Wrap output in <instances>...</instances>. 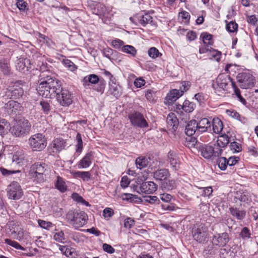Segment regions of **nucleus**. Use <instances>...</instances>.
<instances>
[{
  "label": "nucleus",
  "instance_id": "34",
  "mask_svg": "<svg viewBox=\"0 0 258 258\" xmlns=\"http://www.w3.org/2000/svg\"><path fill=\"white\" fill-rule=\"evenodd\" d=\"M0 68L4 74L6 75L11 74L10 62L7 59L3 58L0 60Z\"/></svg>",
  "mask_w": 258,
  "mask_h": 258
},
{
  "label": "nucleus",
  "instance_id": "55",
  "mask_svg": "<svg viewBox=\"0 0 258 258\" xmlns=\"http://www.w3.org/2000/svg\"><path fill=\"white\" fill-rule=\"evenodd\" d=\"M156 91L153 90L148 89L146 93V97L148 100L150 102H155L156 101Z\"/></svg>",
  "mask_w": 258,
  "mask_h": 258
},
{
  "label": "nucleus",
  "instance_id": "17",
  "mask_svg": "<svg viewBox=\"0 0 258 258\" xmlns=\"http://www.w3.org/2000/svg\"><path fill=\"white\" fill-rule=\"evenodd\" d=\"M195 107L196 105L194 103L185 100L182 105L176 104L175 110L178 113H182L183 110L186 113H190L194 110Z\"/></svg>",
  "mask_w": 258,
  "mask_h": 258
},
{
  "label": "nucleus",
  "instance_id": "57",
  "mask_svg": "<svg viewBox=\"0 0 258 258\" xmlns=\"http://www.w3.org/2000/svg\"><path fill=\"white\" fill-rule=\"evenodd\" d=\"M40 104L44 113L47 114L51 109L49 103L46 101L42 100L40 101Z\"/></svg>",
  "mask_w": 258,
  "mask_h": 258
},
{
  "label": "nucleus",
  "instance_id": "61",
  "mask_svg": "<svg viewBox=\"0 0 258 258\" xmlns=\"http://www.w3.org/2000/svg\"><path fill=\"white\" fill-rule=\"evenodd\" d=\"M199 188L203 190V193L201 195L203 197H210L212 195L213 189L212 186L199 187Z\"/></svg>",
  "mask_w": 258,
  "mask_h": 258
},
{
  "label": "nucleus",
  "instance_id": "4",
  "mask_svg": "<svg viewBox=\"0 0 258 258\" xmlns=\"http://www.w3.org/2000/svg\"><path fill=\"white\" fill-rule=\"evenodd\" d=\"M35 63L37 67L36 69H39L41 72L38 81L37 87L40 86L41 83H43L42 81H46L45 79L46 78H55L54 75L48 69L47 63L45 61L44 56L37 55V58L35 59Z\"/></svg>",
  "mask_w": 258,
  "mask_h": 258
},
{
  "label": "nucleus",
  "instance_id": "2",
  "mask_svg": "<svg viewBox=\"0 0 258 258\" xmlns=\"http://www.w3.org/2000/svg\"><path fill=\"white\" fill-rule=\"evenodd\" d=\"M88 219L87 214L80 210H71L66 214L67 222L76 229L85 225Z\"/></svg>",
  "mask_w": 258,
  "mask_h": 258
},
{
  "label": "nucleus",
  "instance_id": "27",
  "mask_svg": "<svg viewBox=\"0 0 258 258\" xmlns=\"http://www.w3.org/2000/svg\"><path fill=\"white\" fill-rule=\"evenodd\" d=\"M230 138L228 137V136L224 134L223 135H221L217 140V142L216 143L214 144L215 147H216V148H217L219 150H221V154L223 153V148H224L227 146L229 143L231 142Z\"/></svg>",
  "mask_w": 258,
  "mask_h": 258
},
{
  "label": "nucleus",
  "instance_id": "59",
  "mask_svg": "<svg viewBox=\"0 0 258 258\" xmlns=\"http://www.w3.org/2000/svg\"><path fill=\"white\" fill-rule=\"evenodd\" d=\"M125 200L130 202H141L142 200L140 198L138 197L136 195L131 194H125Z\"/></svg>",
  "mask_w": 258,
  "mask_h": 258
},
{
  "label": "nucleus",
  "instance_id": "24",
  "mask_svg": "<svg viewBox=\"0 0 258 258\" xmlns=\"http://www.w3.org/2000/svg\"><path fill=\"white\" fill-rule=\"evenodd\" d=\"M198 124L197 121L192 119L189 121L186 124L185 128V133L188 136H191L194 134L199 135L198 133Z\"/></svg>",
  "mask_w": 258,
  "mask_h": 258
},
{
  "label": "nucleus",
  "instance_id": "37",
  "mask_svg": "<svg viewBox=\"0 0 258 258\" xmlns=\"http://www.w3.org/2000/svg\"><path fill=\"white\" fill-rule=\"evenodd\" d=\"M55 186L56 189L62 193L66 192L68 189V187L64 179L59 176H57V180L55 183Z\"/></svg>",
  "mask_w": 258,
  "mask_h": 258
},
{
  "label": "nucleus",
  "instance_id": "25",
  "mask_svg": "<svg viewBox=\"0 0 258 258\" xmlns=\"http://www.w3.org/2000/svg\"><path fill=\"white\" fill-rule=\"evenodd\" d=\"M6 108L10 114H16L17 111L21 110L22 106L18 101L11 100L6 104Z\"/></svg>",
  "mask_w": 258,
  "mask_h": 258
},
{
  "label": "nucleus",
  "instance_id": "15",
  "mask_svg": "<svg viewBox=\"0 0 258 258\" xmlns=\"http://www.w3.org/2000/svg\"><path fill=\"white\" fill-rule=\"evenodd\" d=\"M230 238L227 232L218 234L213 236V244L219 247H224L229 241Z\"/></svg>",
  "mask_w": 258,
  "mask_h": 258
},
{
  "label": "nucleus",
  "instance_id": "18",
  "mask_svg": "<svg viewBox=\"0 0 258 258\" xmlns=\"http://www.w3.org/2000/svg\"><path fill=\"white\" fill-rule=\"evenodd\" d=\"M167 127L169 131L174 133L177 129L179 121L175 114L173 113H170L167 118Z\"/></svg>",
  "mask_w": 258,
  "mask_h": 258
},
{
  "label": "nucleus",
  "instance_id": "58",
  "mask_svg": "<svg viewBox=\"0 0 258 258\" xmlns=\"http://www.w3.org/2000/svg\"><path fill=\"white\" fill-rule=\"evenodd\" d=\"M59 249L63 254L68 257L72 255L73 252L71 251V248L68 246L60 245L59 247Z\"/></svg>",
  "mask_w": 258,
  "mask_h": 258
},
{
  "label": "nucleus",
  "instance_id": "36",
  "mask_svg": "<svg viewBox=\"0 0 258 258\" xmlns=\"http://www.w3.org/2000/svg\"><path fill=\"white\" fill-rule=\"evenodd\" d=\"M25 159V156L22 151L15 152L12 157V162L19 166H21Z\"/></svg>",
  "mask_w": 258,
  "mask_h": 258
},
{
  "label": "nucleus",
  "instance_id": "53",
  "mask_svg": "<svg viewBox=\"0 0 258 258\" xmlns=\"http://www.w3.org/2000/svg\"><path fill=\"white\" fill-rule=\"evenodd\" d=\"M226 29L230 33L237 32L238 24L235 22L230 21L226 24Z\"/></svg>",
  "mask_w": 258,
  "mask_h": 258
},
{
  "label": "nucleus",
  "instance_id": "60",
  "mask_svg": "<svg viewBox=\"0 0 258 258\" xmlns=\"http://www.w3.org/2000/svg\"><path fill=\"white\" fill-rule=\"evenodd\" d=\"M162 209L165 211H173L175 210L176 206L173 203H166V204H161Z\"/></svg>",
  "mask_w": 258,
  "mask_h": 258
},
{
  "label": "nucleus",
  "instance_id": "54",
  "mask_svg": "<svg viewBox=\"0 0 258 258\" xmlns=\"http://www.w3.org/2000/svg\"><path fill=\"white\" fill-rule=\"evenodd\" d=\"M215 244L208 245L205 249V251H207L206 254H209L211 256L215 255L218 251V248L214 246Z\"/></svg>",
  "mask_w": 258,
  "mask_h": 258
},
{
  "label": "nucleus",
  "instance_id": "7",
  "mask_svg": "<svg viewBox=\"0 0 258 258\" xmlns=\"http://www.w3.org/2000/svg\"><path fill=\"white\" fill-rule=\"evenodd\" d=\"M31 125L27 119H20L13 126L12 133L17 137H24L28 134L31 130Z\"/></svg>",
  "mask_w": 258,
  "mask_h": 258
},
{
  "label": "nucleus",
  "instance_id": "16",
  "mask_svg": "<svg viewBox=\"0 0 258 258\" xmlns=\"http://www.w3.org/2000/svg\"><path fill=\"white\" fill-rule=\"evenodd\" d=\"M16 67L19 72L27 74L31 69V61L27 58H20L18 60Z\"/></svg>",
  "mask_w": 258,
  "mask_h": 258
},
{
  "label": "nucleus",
  "instance_id": "23",
  "mask_svg": "<svg viewBox=\"0 0 258 258\" xmlns=\"http://www.w3.org/2000/svg\"><path fill=\"white\" fill-rule=\"evenodd\" d=\"M170 175L169 171L166 168L157 169L153 172V177L156 180L164 181Z\"/></svg>",
  "mask_w": 258,
  "mask_h": 258
},
{
  "label": "nucleus",
  "instance_id": "32",
  "mask_svg": "<svg viewBox=\"0 0 258 258\" xmlns=\"http://www.w3.org/2000/svg\"><path fill=\"white\" fill-rule=\"evenodd\" d=\"M72 174L74 178H79L82 179L84 181H88L91 179V173L89 171H74Z\"/></svg>",
  "mask_w": 258,
  "mask_h": 258
},
{
  "label": "nucleus",
  "instance_id": "40",
  "mask_svg": "<svg viewBox=\"0 0 258 258\" xmlns=\"http://www.w3.org/2000/svg\"><path fill=\"white\" fill-rule=\"evenodd\" d=\"M106 87V82L103 78H100L99 79V82H97L96 85H94L93 86L92 89L93 90L100 93L101 94H102L104 92Z\"/></svg>",
  "mask_w": 258,
  "mask_h": 258
},
{
  "label": "nucleus",
  "instance_id": "50",
  "mask_svg": "<svg viewBox=\"0 0 258 258\" xmlns=\"http://www.w3.org/2000/svg\"><path fill=\"white\" fill-rule=\"evenodd\" d=\"M239 235L242 239L247 240L251 237L250 230L248 228L244 227L241 229Z\"/></svg>",
  "mask_w": 258,
  "mask_h": 258
},
{
  "label": "nucleus",
  "instance_id": "44",
  "mask_svg": "<svg viewBox=\"0 0 258 258\" xmlns=\"http://www.w3.org/2000/svg\"><path fill=\"white\" fill-rule=\"evenodd\" d=\"M232 86L234 89V93L242 104L245 105L247 103L246 100L241 95L240 91L237 87L234 82H232Z\"/></svg>",
  "mask_w": 258,
  "mask_h": 258
},
{
  "label": "nucleus",
  "instance_id": "42",
  "mask_svg": "<svg viewBox=\"0 0 258 258\" xmlns=\"http://www.w3.org/2000/svg\"><path fill=\"white\" fill-rule=\"evenodd\" d=\"M217 158L216 162L218 167L222 171L225 170L228 166L227 158L224 157H220V156Z\"/></svg>",
  "mask_w": 258,
  "mask_h": 258
},
{
  "label": "nucleus",
  "instance_id": "22",
  "mask_svg": "<svg viewBox=\"0 0 258 258\" xmlns=\"http://www.w3.org/2000/svg\"><path fill=\"white\" fill-rule=\"evenodd\" d=\"M98 76L95 74H90L85 76L82 80V83L84 87L86 89L90 88L91 85H96L97 82H99Z\"/></svg>",
  "mask_w": 258,
  "mask_h": 258
},
{
  "label": "nucleus",
  "instance_id": "3",
  "mask_svg": "<svg viewBox=\"0 0 258 258\" xmlns=\"http://www.w3.org/2000/svg\"><path fill=\"white\" fill-rule=\"evenodd\" d=\"M194 147L200 152L201 155L206 159H211L213 157H219L221 155V150L216 148L213 146L209 144H204L196 141Z\"/></svg>",
  "mask_w": 258,
  "mask_h": 258
},
{
  "label": "nucleus",
  "instance_id": "56",
  "mask_svg": "<svg viewBox=\"0 0 258 258\" xmlns=\"http://www.w3.org/2000/svg\"><path fill=\"white\" fill-rule=\"evenodd\" d=\"M148 55L152 58H156L159 56V55H162V54L159 52V50L156 47H153L150 48L148 51Z\"/></svg>",
  "mask_w": 258,
  "mask_h": 258
},
{
  "label": "nucleus",
  "instance_id": "64",
  "mask_svg": "<svg viewBox=\"0 0 258 258\" xmlns=\"http://www.w3.org/2000/svg\"><path fill=\"white\" fill-rule=\"evenodd\" d=\"M173 197L167 193H163L160 195V199L164 202L168 203L172 200Z\"/></svg>",
  "mask_w": 258,
  "mask_h": 258
},
{
  "label": "nucleus",
  "instance_id": "35",
  "mask_svg": "<svg viewBox=\"0 0 258 258\" xmlns=\"http://www.w3.org/2000/svg\"><path fill=\"white\" fill-rule=\"evenodd\" d=\"M244 81L243 84H239V86L241 88L247 89L251 88L254 86L255 80L252 75L248 74L247 78Z\"/></svg>",
  "mask_w": 258,
  "mask_h": 258
},
{
  "label": "nucleus",
  "instance_id": "20",
  "mask_svg": "<svg viewBox=\"0 0 258 258\" xmlns=\"http://www.w3.org/2000/svg\"><path fill=\"white\" fill-rule=\"evenodd\" d=\"M167 157L172 170L174 171L178 170L180 167V161L176 152L170 150L168 153Z\"/></svg>",
  "mask_w": 258,
  "mask_h": 258
},
{
  "label": "nucleus",
  "instance_id": "48",
  "mask_svg": "<svg viewBox=\"0 0 258 258\" xmlns=\"http://www.w3.org/2000/svg\"><path fill=\"white\" fill-rule=\"evenodd\" d=\"M229 147L233 153H239L242 151L241 145L235 141L230 142Z\"/></svg>",
  "mask_w": 258,
  "mask_h": 258
},
{
  "label": "nucleus",
  "instance_id": "5",
  "mask_svg": "<svg viewBox=\"0 0 258 258\" xmlns=\"http://www.w3.org/2000/svg\"><path fill=\"white\" fill-rule=\"evenodd\" d=\"M191 233L194 239L200 243H204L208 241V228L203 223L195 225L192 227Z\"/></svg>",
  "mask_w": 258,
  "mask_h": 258
},
{
  "label": "nucleus",
  "instance_id": "51",
  "mask_svg": "<svg viewBox=\"0 0 258 258\" xmlns=\"http://www.w3.org/2000/svg\"><path fill=\"white\" fill-rule=\"evenodd\" d=\"M122 50L123 52L131 54L132 56H135L137 50L136 48L131 45H125L122 47Z\"/></svg>",
  "mask_w": 258,
  "mask_h": 258
},
{
  "label": "nucleus",
  "instance_id": "45",
  "mask_svg": "<svg viewBox=\"0 0 258 258\" xmlns=\"http://www.w3.org/2000/svg\"><path fill=\"white\" fill-rule=\"evenodd\" d=\"M77 144L76 145V152L80 153L83 150V141L82 139L81 134L78 133L76 137Z\"/></svg>",
  "mask_w": 258,
  "mask_h": 258
},
{
  "label": "nucleus",
  "instance_id": "41",
  "mask_svg": "<svg viewBox=\"0 0 258 258\" xmlns=\"http://www.w3.org/2000/svg\"><path fill=\"white\" fill-rule=\"evenodd\" d=\"M10 124L5 119H0V135L3 136L8 133L10 130Z\"/></svg>",
  "mask_w": 258,
  "mask_h": 258
},
{
  "label": "nucleus",
  "instance_id": "43",
  "mask_svg": "<svg viewBox=\"0 0 258 258\" xmlns=\"http://www.w3.org/2000/svg\"><path fill=\"white\" fill-rule=\"evenodd\" d=\"M136 164L138 168L141 169L148 165V161L146 157L141 156L136 159Z\"/></svg>",
  "mask_w": 258,
  "mask_h": 258
},
{
  "label": "nucleus",
  "instance_id": "52",
  "mask_svg": "<svg viewBox=\"0 0 258 258\" xmlns=\"http://www.w3.org/2000/svg\"><path fill=\"white\" fill-rule=\"evenodd\" d=\"M236 195V198L240 202L247 203L249 201V198L246 192L239 191Z\"/></svg>",
  "mask_w": 258,
  "mask_h": 258
},
{
  "label": "nucleus",
  "instance_id": "14",
  "mask_svg": "<svg viewBox=\"0 0 258 258\" xmlns=\"http://www.w3.org/2000/svg\"><path fill=\"white\" fill-rule=\"evenodd\" d=\"M66 141L61 138H56L52 142L48 150L50 155H54L64 149L66 146Z\"/></svg>",
  "mask_w": 258,
  "mask_h": 258
},
{
  "label": "nucleus",
  "instance_id": "46",
  "mask_svg": "<svg viewBox=\"0 0 258 258\" xmlns=\"http://www.w3.org/2000/svg\"><path fill=\"white\" fill-rule=\"evenodd\" d=\"M180 84L181 86L178 91L182 96L185 92L189 90L191 86V83L189 81H182Z\"/></svg>",
  "mask_w": 258,
  "mask_h": 258
},
{
  "label": "nucleus",
  "instance_id": "33",
  "mask_svg": "<svg viewBox=\"0 0 258 258\" xmlns=\"http://www.w3.org/2000/svg\"><path fill=\"white\" fill-rule=\"evenodd\" d=\"M213 131L215 134H220L223 128L222 121L218 117H215L212 120Z\"/></svg>",
  "mask_w": 258,
  "mask_h": 258
},
{
  "label": "nucleus",
  "instance_id": "1",
  "mask_svg": "<svg viewBox=\"0 0 258 258\" xmlns=\"http://www.w3.org/2000/svg\"><path fill=\"white\" fill-rule=\"evenodd\" d=\"M43 81L36 90L39 95L46 98H56L62 106L68 107L73 102V96L68 89H63L61 82L56 78H50Z\"/></svg>",
  "mask_w": 258,
  "mask_h": 258
},
{
  "label": "nucleus",
  "instance_id": "62",
  "mask_svg": "<svg viewBox=\"0 0 258 258\" xmlns=\"http://www.w3.org/2000/svg\"><path fill=\"white\" fill-rule=\"evenodd\" d=\"M0 171L4 176H8L12 174L20 173L21 172L20 170H7L3 167L0 168Z\"/></svg>",
  "mask_w": 258,
  "mask_h": 258
},
{
  "label": "nucleus",
  "instance_id": "28",
  "mask_svg": "<svg viewBox=\"0 0 258 258\" xmlns=\"http://www.w3.org/2000/svg\"><path fill=\"white\" fill-rule=\"evenodd\" d=\"M229 210L233 217L237 220L241 221L245 218L246 211L244 210H240L237 207H230Z\"/></svg>",
  "mask_w": 258,
  "mask_h": 258
},
{
  "label": "nucleus",
  "instance_id": "21",
  "mask_svg": "<svg viewBox=\"0 0 258 258\" xmlns=\"http://www.w3.org/2000/svg\"><path fill=\"white\" fill-rule=\"evenodd\" d=\"M198 124V133H203L211 131V123L207 118H202L200 119Z\"/></svg>",
  "mask_w": 258,
  "mask_h": 258
},
{
  "label": "nucleus",
  "instance_id": "6",
  "mask_svg": "<svg viewBox=\"0 0 258 258\" xmlns=\"http://www.w3.org/2000/svg\"><path fill=\"white\" fill-rule=\"evenodd\" d=\"M28 144L33 151H41L47 146V139L43 134L37 133L29 138Z\"/></svg>",
  "mask_w": 258,
  "mask_h": 258
},
{
  "label": "nucleus",
  "instance_id": "39",
  "mask_svg": "<svg viewBox=\"0 0 258 258\" xmlns=\"http://www.w3.org/2000/svg\"><path fill=\"white\" fill-rule=\"evenodd\" d=\"M201 37L203 38V42L205 46H209L213 45L214 41L213 40V35L207 32H203L201 34Z\"/></svg>",
  "mask_w": 258,
  "mask_h": 258
},
{
  "label": "nucleus",
  "instance_id": "19",
  "mask_svg": "<svg viewBox=\"0 0 258 258\" xmlns=\"http://www.w3.org/2000/svg\"><path fill=\"white\" fill-rule=\"evenodd\" d=\"M108 92L116 98L121 95V87L118 84L116 79L109 82Z\"/></svg>",
  "mask_w": 258,
  "mask_h": 258
},
{
  "label": "nucleus",
  "instance_id": "13",
  "mask_svg": "<svg viewBox=\"0 0 258 258\" xmlns=\"http://www.w3.org/2000/svg\"><path fill=\"white\" fill-rule=\"evenodd\" d=\"M23 94V89L18 85L9 87L5 91L6 96L12 100L20 99Z\"/></svg>",
  "mask_w": 258,
  "mask_h": 258
},
{
  "label": "nucleus",
  "instance_id": "30",
  "mask_svg": "<svg viewBox=\"0 0 258 258\" xmlns=\"http://www.w3.org/2000/svg\"><path fill=\"white\" fill-rule=\"evenodd\" d=\"M181 96L177 89H172L167 94L164 102L168 104H172Z\"/></svg>",
  "mask_w": 258,
  "mask_h": 258
},
{
  "label": "nucleus",
  "instance_id": "29",
  "mask_svg": "<svg viewBox=\"0 0 258 258\" xmlns=\"http://www.w3.org/2000/svg\"><path fill=\"white\" fill-rule=\"evenodd\" d=\"M90 8L93 14L97 15H103L106 10V7L102 3H94L90 6Z\"/></svg>",
  "mask_w": 258,
  "mask_h": 258
},
{
  "label": "nucleus",
  "instance_id": "49",
  "mask_svg": "<svg viewBox=\"0 0 258 258\" xmlns=\"http://www.w3.org/2000/svg\"><path fill=\"white\" fill-rule=\"evenodd\" d=\"M5 243L11 245V246L17 249H21L22 250H25L26 249L24 247L22 246L18 242L12 240L10 239H5Z\"/></svg>",
  "mask_w": 258,
  "mask_h": 258
},
{
  "label": "nucleus",
  "instance_id": "12",
  "mask_svg": "<svg viewBox=\"0 0 258 258\" xmlns=\"http://www.w3.org/2000/svg\"><path fill=\"white\" fill-rule=\"evenodd\" d=\"M134 189L139 194H151L157 189V185L153 181H145L140 186H134Z\"/></svg>",
  "mask_w": 258,
  "mask_h": 258
},
{
  "label": "nucleus",
  "instance_id": "31",
  "mask_svg": "<svg viewBox=\"0 0 258 258\" xmlns=\"http://www.w3.org/2000/svg\"><path fill=\"white\" fill-rule=\"evenodd\" d=\"M177 181L175 179H166L163 181L160 187L163 190L169 191L175 189L177 187Z\"/></svg>",
  "mask_w": 258,
  "mask_h": 258
},
{
  "label": "nucleus",
  "instance_id": "47",
  "mask_svg": "<svg viewBox=\"0 0 258 258\" xmlns=\"http://www.w3.org/2000/svg\"><path fill=\"white\" fill-rule=\"evenodd\" d=\"M72 198L74 201L77 202V203H82V204L89 206L90 205L89 203L86 201L82 196H80V195L76 192H74L72 194L71 196Z\"/></svg>",
  "mask_w": 258,
  "mask_h": 258
},
{
  "label": "nucleus",
  "instance_id": "10",
  "mask_svg": "<svg viewBox=\"0 0 258 258\" xmlns=\"http://www.w3.org/2000/svg\"><path fill=\"white\" fill-rule=\"evenodd\" d=\"M7 192L8 198L13 200H19L23 195L21 186L17 181H13L8 186Z\"/></svg>",
  "mask_w": 258,
  "mask_h": 258
},
{
  "label": "nucleus",
  "instance_id": "9",
  "mask_svg": "<svg viewBox=\"0 0 258 258\" xmlns=\"http://www.w3.org/2000/svg\"><path fill=\"white\" fill-rule=\"evenodd\" d=\"M233 80L228 75L221 74L216 78L215 81L212 83V87L215 90V92L218 95L222 91L227 90V86L229 82L232 83Z\"/></svg>",
  "mask_w": 258,
  "mask_h": 258
},
{
  "label": "nucleus",
  "instance_id": "8",
  "mask_svg": "<svg viewBox=\"0 0 258 258\" xmlns=\"http://www.w3.org/2000/svg\"><path fill=\"white\" fill-rule=\"evenodd\" d=\"M130 20L135 25L145 27L147 24H154L153 18L148 13L141 12L130 18Z\"/></svg>",
  "mask_w": 258,
  "mask_h": 258
},
{
  "label": "nucleus",
  "instance_id": "26",
  "mask_svg": "<svg viewBox=\"0 0 258 258\" xmlns=\"http://www.w3.org/2000/svg\"><path fill=\"white\" fill-rule=\"evenodd\" d=\"M93 158V152L90 151L87 153L85 156L79 161L78 166L79 168H86L88 167L92 163Z\"/></svg>",
  "mask_w": 258,
  "mask_h": 258
},
{
  "label": "nucleus",
  "instance_id": "38",
  "mask_svg": "<svg viewBox=\"0 0 258 258\" xmlns=\"http://www.w3.org/2000/svg\"><path fill=\"white\" fill-rule=\"evenodd\" d=\"M45 166L46 165L43 162L35 163L33 166V168L34 170H35L34 173L37 176L38 175L40 177H42L43 174L46 170Z\"/></svg>",
  "mask_w": 258,
  "mask_h": 258
},
{
  "label": "nucleus",
  "instance_id": "11",
  "mask_svg": "<svg viewBox=\"0 0 258 258\" xmlns=\"http://www.w3.org/2000/svg\"><path fill=\"white\" fill-rule=\"evenodd\" d=\"M128 117L132 124L135 126L145 128L149 126L143 115L138 111H134L129 114Z\"/></svg>",
  "mask_w": 258,
  "mask_h": 258
},
{
  "label": "nucleus",
  "instance_id": "63",
  "mask_svg": "<svg viewBox=\"0 0 258 258\" xmlns=\"http://www.w3.org/2000/svg\"><path fill=\"white\" fill-rule=\"evenodd\" d=\"M114 50L109 47H106L104 48L102 50V53L106 57L111 59V56L112 55L114 52Z\"/></svg>",
  "mask_w": 258,
  "mask_h": 258
}]
</instances>
